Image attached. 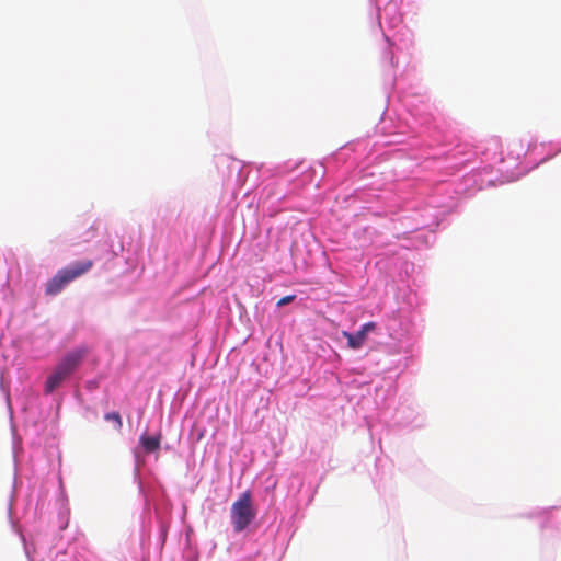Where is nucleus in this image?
I'll return each instance as SVG.
<instances>
[{
    "label": "nucleus",
    "instance_id": "obj_1",
    "mask_svg": "<svg viewBox=\"0 0 561 561\" xmlns=\"http://www.w3.org/2000/svg\"><path fill=\"white\" fill-rule=\"evenodd\" d=\"M92 267L93 261L84 260L75 262L70 266L59 270L54 277L46 283L45 293L50 296L57 295L65 286L87 274Z\"/></svg>",
    "mask_w": 561,
    "mask_h": 561
},
{
    "label": "nucleus",
    "instance_id": "obj_2",
    "mask_svg": "<svg viewBox=\"0 0 561 561\" xmlns=\"http://www.w3.org/2000/svg\"><path fill=\"white\" fill-rule=\"evenodd\" d=\"M230 517L236 533L243 531L255 519L256 511L253 507L252 494L249 490L240 494L238 500L232 503Z\"/></svg>",
    "mask_w": 561,
    "mask_h": 561
},
{
    "label": "nucleus",
    "instance_id": "obj_3",
    "mask_svg": "<svg viewBox=\"0 0 561 561\" xmlns=\"http://www.w3.org/2000/svg\"><path fill=\"white\" fill-rule=\"evenodd\" d=\"M88 350L84 347L77 348L72 352H69L58 364L57 366L65 371L66 375L70 376L81 364L83 358L85 357Z\"/></svg>",
    "mask_w": 561,
    "mask_h": 561
},
{
    "label": "nucleus",
    "instance_id": "obj_4",
    "mask_svg": "<svg viewBox=\"0 0 561 561\" xmlns=\"http://www.w3.org/2000/svg\"><path fill=\"white\" fill-rule=\"evenodd\" d=\"M69 376L65 374L58 366L55 367L53 374L48 376L44 392L46 394L53 393Z\"/></svg>",
    "mask_w": 561,
    "mask_h": 561
},
{
    "label": "nucleus",
    "instance_id": "obj_5",
    "mask_svg": "<svg viewBox=\"0 0 561 561\" xmlns=\"http://www.w3.org/2000/svg\"><path fill=\"white\" fill-rule=\"evenodd\" d=\"M342 335L347 339V345L353 350L360 348L367 337V335L362 330L357 331L356 333L343 331Z\"/></svg>",
    "mask_w": 561,
    "mask_h": 561
},
{
    "label": "nucleus",
    "instance_id": "obj_6",
    "mask_svg": "<svg viewBox=\"0 0 561 561\" xmlns=\"http://www.w3.org/2000/svg\"><path fill=\"white\" fill-rule=\"evenodd\" d=\"M161 434L157 436H148L142 434L139 438V443L146 453H153L160 448Z\"/></svg>",
    "mask_w": 561,
    "mask_h": 561
},
{
    "label": "nucleus",
    "instance_id": "obj_7",
    "mask_svg": "<svg viewBox=\"0 0 561 561\" xmlns=\"http://www.w3.org/2000/svg\"><path fill=\"white\" fill-rule=\"evenodd\" d=\"M105 421L112 422L115 430L121 431L123 426L122 417L118 412H110L104 415Z\"/></svg>",
    "mask_w": 561,
    "mask_h": 561
},
{
    "label": "nucleus",
    "instance_id": "obj_8",
    "mask_svg": "<svg viewBox=\"0 0 561 561\" xmlns=\"http://www.w3.org/2000/svg\"><path fill=\"white\" fill-rule=\"evenodd\" d=\"M376 329L375 322H367L365 323L360 330L367 335L369 332L374 331Z\"/></svg>",
    "mask_w": 561,
    "mask_h": 561
},
{
    "label": "nucleus",
    "instance_id": "obj_9",
    "mask_svg": "<svg viewBox=\"0 0 561 561\" xmlns=\"http://www.w3.org/2000/svg\"><path fill=\"white\" fill-rule=\"evenodd\" d=\"M294 299H295L294 295L285 296L278 300L277 306L278 307L285 306L287 304H290Z\"/></svg>",
    "mask_w": 561,
    "mask_h": 561
},
{
    "label": "nucleus",
    "instance_id": "obj_10",
    "mask_svg": "<svg viewBox=\"0 0 561 561\" xmlns=\"http://www.w3.org/2000/svg\"><path fill=\"white\" fill-rule=\"evenodd\" d=\"M90 232L93 234L94 233V228H90Z\"/></svg>",
    "mask_w": 561,
    "mask_h": 561
}]
</instances>
